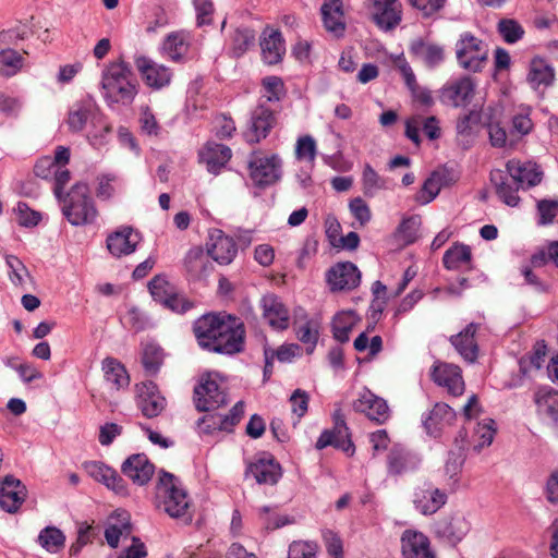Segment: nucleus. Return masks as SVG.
<instances>
[{
    "mask_svg": "<svg viewBox=\"0 0 558 558\" xmlns=\"http://www.w3.org/2000/svg\"><path fill=\"white\" fill-rule=\"evenodd\" d=\"M456 56L461 68L477 73L488 60V48L482 39L464 32L456 44Z\"/></svg>",
    "mask_w": 558,
    "mask_h": 558,
    "instance_id": "nucleus-5",
    "label": "nucleus"
},
{
    "mask_svg": "<svg viewBox=\"0 0 558 558\" xmlns=\"http://www.w3.org/2000/svg\"><path fill=\"white\" fill-rule=\"evenodd\" d=\"M282 466L269 452L250 462L245 469V477L252 475L259 485H276L282 477Z\"/></svg>",
    "mask_w": 558,
    "mask_h": 558,
    "instance_id": "nucleus-13",
    "label": "nucleus"
},
{
    "mask_svg": "<svg viewBox=\"0 0 558 558\" xmlns=\"http://www.w3.org/2000/svg\"><path fill=\"white\" fill-rule=\"evenodd\" d=\"M480 328V324L470 323L463 330L449 338L450 343L459 352V354L468 362L473 363L478 356V345L475 335Z\"/></svg>",
    "mask_w": 558,
    "mask_h": 558,
    "instance_id": "nucleus-34",
    "label": "nucleus"
},
{
    "mask_svg": "<svg viewBox=\"0 0 558 558\" xmlns=\"http://www.w3.org/2000/svg\"><path fill=\"white\" fill-rule=\"evenodd\" d=\"M62 215L74 227L95 223L98 217L96 203L86 182H76L62 197Z\"/></svg>",
    "mask_w": 558,
    "mask_h": 558,
    "instance_id": "nucleus-2",
    "label": "nucleus"
},
{
    "mask_svg": "<svg viewBox=\"0 0 558 558\" xmlns=\"http://www.w3.org/2000/svg\"><path fill=\"white\" fill-rule=\"evenodd\" d=\"M480 120V113L473 110L460 117L456 125L458 135L471 137L473 135V126L476 125Z\"/></svg>",
    "mask_w": 558,
    "mask_h": 558,
    "instance_id": "nucleus-62",
    "label": "nucleus"
},
{
    "mask_svg": "<svg viewBox=\"0 0 558 558\" xmlns=\"http://www.w3.org/2000/svg\"><path fill=\"white\" fill-rule=\"evenodd\" d=\"M245 413V403L238 401L227 414L219 413L220 432L233 433L234 427L241 422Z\"/></svg>",
    "mask_w": 558,
    "mask_h": 558,
    "instance_id": "nucleus-52",
    "label": "nucleus"
},
{
    "mask_svg": "<svg viewBox=\"0 0 558 558\" xmlns=\"http://www.w3.org/2000/svg\"><path fill=\"white\" fill-rule=\"evenodd\" d=\"M161 306L174 314L184 315L195 307V303L177 291L169 299H165Z\"/></svg>",
    "mask_w": 558,
    "mask_h": 558,
    "instance_id": "nucleus-58",
    "label": "nucleus"
},
{
    "mask_svg": "<svg viewBox=\"0 0 558 558\" xmlns=\"http://www.w3.org/2000/svg\"><path fill=\"white\" fill-rule=\"evenodd\" d=\"M496 432V422L493 418H486L483 423H478L475 429V436L478 437L480 441L473 446V450L480 452L484 447L490 446Z\"/></svg>",
    "mask_w": 558,
    "mask_h": 558,
    "instance_id": "nucleus-54",
    "label": "nucleus"
},
{
    "mask_svg": "<svg viewBox=\"0 0 558 558\" xmlns=\"http://www.w3.org/2000/svg\"><path fill=\"white\" fill-rule=\"evenodd\" d=\"M111 518H116L118 523L108 524L105 529V538L111 548H117L119 546L120 537L132 532V524L126 511H116L114 515Z\"/></svg>",
    "mask_w": 558,
    "mask_h": 558,
    "instance_id": "nucleus-44",
    "label": "nucleus"
},
{
    "mask_svg": "<svg viewBox=\"0 0 558 558\" xmlns=\"http://www.w3.org/2000/svg\"><path fill=\"white\" fill-rule=\"evenodd\" d=\"M409 51L414 58L423 60L428 68L439 65L445 59L442 47L435 44H426L422 38L412 40Z\"/></svg>",
    "mask_w": 558,
    "mask_h": 558,
    "instance_id": "nucleus-41",
    "label": "nucleus"
},
{
    "mask_svg": "<svg viewBox=\"0 0 558 558\" xmlns=\"http://www.w3.org/2000/svg\"><path fill=\"white\" fill-rule=\"evenodd\" d=\"M216 340V354L233 356L245 350L246 329L241 317L227 313Z\"/></svg>",
    "mask_w": 558,
    "mask_h": 558,
    "instance_id": "nucleus-6",
    "label": "nucleus"
},
{
    "mask_svg": "<svg viewBox=\"0 0 558 558\" xmlns=\"http://www.w3.org/2000/svg\"><path fill=\"white\" fill-rule=\"evenodd\" d=\"M547 345L544 340L537 341L531 354L519 361V374L505 384L506 388L512 389L522 386L523 378L527 375L530 366L539 369L545 361Z\"/></svg>",
    "mask_w": 558,
    "mask_h": 558,
    "instance_id": "nucleus-37",
    "label": "nucleus"
},
{
    "mask_svg": "<svg viewBox=\"0 0 558 558\" xmlns=\"http://www.w3.org/2000/svg\"><path fill=\"white\" fill-rule=\"evenodd\" d=\"M165 350L156 342L143 344L141 362L146 376L156 377L165 361Z\"/></svg>",
    "mask_w": 558,
    "mask_h": 558,
    "instance_id": "nucleus-43",
    "label": "nucleus"
},
{
    "mask_svg": "<svg viewBox=\"0 0 558 558\" xmlns=\"http://www.w3.org/2000/svg\"><path fill=\"white\" fill-rule=\"evenodd\" d=\"M121 472L133 484L144 486L151 480L155 473V464L145 453H133L121 464Z\"/></svg>",
    "mask_w": 558,
    "mask_h": 558,
    "instance_id": "nucleus-22",
    "label": "nucleus"
},
{
    "mask_svg": "<svg viewBox=\"0 0 558 558\" xmlns=\"http://www.w3.org/2000/svg\"><path fill=\"white\" fill-rule=\"evenodd\" d=\"M276 124L275 111L260 101L251 112L247 130L243 133L245 142L250 145L260 143L269 135Z\"/></svg>",
    "mask_w": 558,
    "mask_h": 558,
    "instance_id": "nucleus-10",
    "label": "nucleus"
},
{
    "mask_svg": "<svg viewBox=\"0 0 558 558\" xmlns=\"http://www.w3.org/2000/svg\"><path fill=\"white\" fill-rule=\"evenodd\" d=\"M136 391V404L145 417L154 418L161 414L167 405V401L155 381L145 380L137 384Z\"/></svg>",
    "mask_w": 558,
    "mask_h": 558,
    "instance_id": "nucleus-15",
    "label": "nucleus"
},
{
    "mask_svg": "<svg viewBox=\"0 0 558 558\" xmlns=\"http://www.w3.org/2000/svg\"><path fill=\"white\" fill-rule=\"evenodd\" d=\"M125 326L135 332H141L151 327L149 317L137 306H131L125 315Z\"/></svg>",
    "mask_w": 558,
    "mask_h": 558,
    "instance_id": "nucleus-57",
    "label": "nucleus"
},
{
    "mask_svg": "<svg viewBox=\"0 0 558 558\" xmlns=\"http://www.w3.org/2000/svg\"><path fill=\"white\" fill-rule=\"evenodd\" d=\"M323 539H324L327 553L332 558H343L342 541L336 532H333L331 530L323 531Z\"/></svg>",
    "mask_w": 558,
    "mask_h": 558,
    "instance_id": "nucleus-64",
    "label": "nucleus"
},
{
    "mask_svg": "<svg viewBox=\"0 0 558 558\" xmlns=\"http://www.w3.org/2000/svg\"><path fill=\"white\" fill-rule=\"evenodd\" d=\"M448 500L447 494L434 487L432 484H425L417 487L413 494V505L416 511L423 515H432L442 508Z\"/></svg>",
    "mask_w": 558,
    "mask_h": 558,
    "instance_id": "nucleus-23",
    "label": "nucleus"
},
{
    "mask_svg": "<svg viewBox=\"0 0 558 558\" xmlns=\"http://www.w3.org/2000/svg\"><path fill=\"white\" fill-rule=\"evenodd\" d=\"M238 253L236 242L220 229L209 231L207 255L220 265L230 264Z\"/></svg>",
    "mask_w": 558,
    "mask_h": 558,
    "instance_id": "nucleus-17",
    "label": "nucleus"
},
{
    "mask_svg": "<svg viewBox=\"0 0 558 558\" xmlns=\"http://www.w3.org/2000/svg\"><path fill=\"white\" fill-rule=\"evenodd\" d=\"M497 31L509 45L520 41L525 34L522 25L513 19H501L497 24Z\"/></svg>",
    "mask_w": 558,
    "mask_h": 558,
    "instance_id": "nucleus-49",
    "label": "nucleus"
},
{
    "mask_svg": "<svg viewBox=\"0 0 558 558\" xmlns=\"http://www.w3.org/2000/svg\"><path fill=\"white\" fill-rule=\"evenodd\" d=\"M475 81L469 75H463L440 88L439 100L442 105L454 108L466 107L475 95Z\"/></svg>",
    "mask_w": 558,
    "mask_h": 558,
    "instance_id": "nucleus-11",
    "label": "nucleus"
},
{
    "mask_svg": "<svg viewBox=\"0 0 558 558\" xmlns=\"http://www.w3.org/2000/svg\"><path fill=\"white\" fill-rule=\"evenodd\" d=\"M399 0H373V21L383 31H391L401 22Z\"/></svg>",
    "mask_w": 558,
    "mask_h": 558,
    "instance_id": "nucleus-33",
    "label": "nucleus"
},
{
    "mask_svg": "<svg viewBox=\"0 0 558 558\" xmlns=\"http://www.w3.org/2000/svg\"><path fill=\"white\" fill-rule=\"evenodd\" d=\"M320 13L325 28L337 37L343 36L345 23L342 0H325Z\"/></svg>",
    "mask_w": 558,
    "mask_h": 558,
    "instance_id": "nucleus-38",
    "label": "nucleus"
},
{
    "mask_svg": "<svg viewBox=\"0 0 558 558\" xmlns=\"http://www.w3.org/2000/svg\"><path fill=\"white\" fill-rule=\"evenodd\" d=\"M147 288L153 300L160 305L163 304L165 299H169L177 292V288L167 279L165 274L154 276L148 281Z\"/></svg>",
    "mask_w": 558,
    "mask_h": 558,
    "instance_id": "nucleus-46",
    "label": "nucleus"
},
{
    "mask_svg": "<svg viewBox=\"0 0 558 558\" xmlns=\"http://www.w3.org/2000/svg\"><path fill=\"white\" fill-rule=\"evenodd\" d=\"M526 81L533 89L539 86L548 87L555 81V69L548 60L536 56L530 61Z\"/></svg>",
    "mask_w": 558,
    "mask_h": 558,
    "instance_id": "nucleus-40",
    "label": "nucleus"
},
{
    "mask_svg": "<svg viewBox=\"0 0 558 558\" xmlns=\"http://www.w3.org/2000/svg\"><path fill=\"white\" fill-rule=\"evenodd\" d=\"M470 531V523L460 513L446 515L435 523V533L456 546Z\"/></svg>",
    "mask_w": 558,
    "mask_h": 558,
    "instance_id": "nucleus-26",
    "label": "nucleus"
},
{
    "mask_svg": "<svg viewBox=\"0 0 558 558\" xmlns=\"http://www.w3.org/2000/svg\"><path fill=\"white\" fill-rule=\"evenodd\" d=\"M232 157V150L229 146L208 141L198 151L199 162L206 165V169L211 174H219Z\"/></svg>",
    "mask_w": 558,
    "mask_h": 558,
    "instance_id": "nucleus-27",
    "label": "nucleus"
},
{
    "mask_svg": "<svg viewBox=\"0 0 558 558\" xmlns=\"http://www.w3.org/2000/svg\"><path fill=\"white\" fill-rule=\"evenodd\" d=\"M38 542L46 550L58 553L64 546L65 535L56 526H47L40 531Z\"/></svg>",
    "mask_w": 558,
    "mask_h": 558,
    "instance_id": "nucleus-48",
    "label": "nucleus"
},
{
    "mask_svg": "<svg viewBox=\"0 0 558 558\" xmlns=\"http://www.w3.org/2000/svg\"><path fill=\"white\" fill-rule=\"evenodd\" d=\"M178 478L170 472L161 470L157 483L158 492H163V511L174 519H183L185 522L192 521V514L189 511L187 493L178 486Z\"/></svg>",
    "mask_w": 558,
    "mask_h": 558,
    "instance_id": "nucleus-3",
    "label": "nucleus"
},
{
    "mask_svg": "<svg viewBox=\"0 0 558 558\" xmlns=\"http://www.w3.org/2000/svg\"><path fill=\"white\" fill-rule=\"evenodd\" d=\"M536 208L538 214V225H550L558 215V199H539L536 204Z\"/></svg>",
    "mask_w": 558,
    "mask_h": 558,
    "instance_id": "nucleus-59",
    "label": "nucleus"
},
{
    "mask_svg": "<svg viewBox=\"0 0 558 558\" xmlns=\"http://www.w3.org/2000/svg\"><path fill=\"white\" fill-rule=\"evenodd\" d=\"M193 400L198 412L215 411L228 403L227 392L211 378L210 374L202 376L194 387Z\"/></svg>",
    "mask_w": 558,
    "mask_h": 558,
    "instance_id": "nucleus-9",
    "label": "nucleus"
},
{
    "mask_svg": "<svg viewBox=\"0 0 558 558\" xmlns=\"http://www.w3.org/2000/svg\"><path fill=\"white\" fill-rule=\"evenodd\" d=\"M472 260L471 247L464 243L456 242L442 256L444 267L448 270H458L461 264H469Z\"/></svg>",
    "mask_w": 558,
    "mask_h": 558,
    "instance_id": "nucleus-45",
    "label": "nucleus"
},
{
    "mask_svg": "<svg viewBox=\"0 0 558 558\" xmlns=\"http://www.w3.org/2000/svg\"><path fill=\"white\" fill-rule=\"evenodd\" d=\"M353 314V311L340 312L332 319V337L340 343H345L350 339V332L354 327Z\"/></svg>",
    "mask_w": 558,
    "mask_h": 558,
    "instance_id": "nucleus-47",
    "label": "nucleus"
},
{
    "mask_svg": "<svg viewBox=\"0 0 558 558\" xmlns=\"http://www.w3.org/2000/svg\"><path fill=\"white\" fill-rule=\"evenodd\" d=\"M262 59L268 65L280 63L286 53V41L279 29L266 27L260 37Z\"/></svg>",
    "mask_w": 558,
    "mask_h": 558,
    "instance_id": "nucleus-25",
    "label": "nucleus"
},
{
    "mask_svg": "<svg viewBox=\"0 0 558 558\" xmlns=\"http://www.w3.org/2000/svg\"><path fill=\"white\" fill-rule=\"evenodd\" d=\"M138 81L132 66L122 57L109 62L101 74L102 96L109 107L130 106L138 94Z\"/></svg>",
    "mask_w": 558,
    "mask_h": 558,
    "instance_id": "nucleus-1",
    "label": "nucleus"
},
{
    "mask_svg": "<svg viewBox=\"0 0 558 558\" xmlns=\"http://www.w3.org/2000/svg\"><path fill=\"white\" fill-rule=\"evenodd\" d=\"M226 311L207 312L196 318L192 325L193 335L201 349L216 353L215 343L225 322Z\"/></svg>",
    "mask_w": 558,
    "mask_h": 558,
    "instance_id": "nucleus-8",
    "label": "nucleus"
},
{
    "mask_svg": "<svg viewBox=\"0 0 558 558\" xmlns=\"http://www.w3.org/2000/svg\"><path fill=\"white\" fill-rule=\"evenodd\" d=\"M281 158L277 154L262 157L259 150H253L248 155V175L254 186L259 190L272 186L281 179Z\"/></svg>",
    "mask_w": 558,
    "mask_h": 558,
    "instance_id": "nucleus-4",
    "label": "nucleus"
},
{
    "mask_svg": "<svg viewBox=\"0 0 558 558\" xmlns=\"http://www.w3.org/2000/svg\"><path fill=\"white\" fill-rule=\"evenodd\" d=\"M318 549L314 541H293L289 545L288 558H316Z\"/></svg>",
    "mask_w": 558,
    "mask_h": 558,
    "instance_id": "nucleus-56",
    "label": "nucleus"
},
{
    "mask_svg": "<svg viewBox=\"0 0 558 558\" xmlns=\"http://www.w3.org/2000/svg\"><path fill=\"white\" fill-rule=\"evenodd\" d=\"M140 124L142 132L149 136H158L161 131V128L149 107L141 109Z\"/></svg>",
    "mask_w": 558,
    "mask_h": 558,
    "instance_id": "nucleus-61",
    "label": "nucleus"
},
{
    "mask_svg": "<svg viewBox=\"0 0 558 558\" xmlns=\"http://www.w3.org/2000/svg\"><path fill=\"white\" fill-rule=\"evenodd\" d=\"M457 418L454 410L445 402H436L433 409L423 417L422 423L426 433L434 437H440L445 428L451 426Z\"/></svg>",
    "mask_w": 558,
    "mask_h": 558,
    "instance_id": "nucleus-24",
    "label": "nucleus"
},
{
    "mask_svg": "<svg viewBox=\"0 0 558 558\" xmlns=\"http://www.w3.org/2000/svg\"><path fill=\"white\" fill-rule=\"evenodd\" d=\"M26 486L15 476L5 475L0 483V507L8 513H15L25 501Z\"/></svg>",
    "mask_w": 558,
    "mask_h": 558,
    "instance_id": "nucleus-20",
    "label": "nucleus"
},
{
    "mask_svg": "<svg viewBox=\"0 0 558 558\" xmlns=\"http://www.w3.org/2000/svg\"><path fill=\"white\" fill-rule=\"evenodd\" d=\"M548 260H553L558 268V241L550 243L547 252L541 250L531 256V264L534 267H542Z\"/></svg>",
    "mask_w": 558,
    "mask_h": 558,
    "instance_id": "nucleus-63",
    "label": "nucleus"
},
{
    "mask_svg": "<svg viewBox=\"0 0 558 558\" xmlns=\"http://www.w3.org/2000/svg\"><path fill=\"white\" fill-rule=\"evenodd\" d=\"M17 218V223L24 228H34L41 221V214L32 209L27 203L19 202L14 208Z\"/></svg>",
    "mask_w": 558,
    "mask_h": 558,
    "instance_id": "nucleus-55",
    "label": "nucleus"
},
{
    "mask_svg": "<svg viewBox=\"0 0 558 558\" xmlns=\"http://www.w3.org/2000/svg\"><path fill=\"white\" fill-rule=\"evenodd\" d=\"M134 63L144 82L149 87L154 89H161L170 84L172 72L169 68L162 64H157L145 56L135 57Z\"/></svg>",
    "mask_w": 558,
    "mask_h": 558,
    "instance_id": "nucleus-18",
    "label": "nucleus"
},
{
    "mask_svg": "<svg viewBox=\"0 0 558 558\" xmlns=\"http://www.w3.org/2000/svg\"><path fill=\"white\" fill-rule=\"evenodd\" d=\"M403 558H436L429 538L422 532L405 530L401 535Z\"/></svg>",
    "mask_w": 558,
    "mask_h": 558,
    "instance_id": "nucleus-31",
    "label": "nucleus"
},
{
    "mask_svg": "<svg viewBox=\"0 0 558 558\" xmlns=\"http://www.w3.org/2000/svg\"><path fill=\"white\" fill-rule=\"evenodd\" d=\"M84 470L95 481L104 484L107 488L120 496H128L129 488L126 482L113 468L101 461H87L83 464Z\"/></svg>",
    "mask_w": 558,
    "mask_h": 558,
    "instance_id": "nucleus-16",
    "label": "nucleus"
},
{
    "mask_svg": "<svg viewBox=\"0 0 558 558\" xmlns=\"http://www.w3.org/2000/svg\"><path fill=\"white\" fill-rule=\"evenodd\" d=\"M353 409L355 412L364 413L371 421L377 424H384L389 418V408L386 400L366 388L354 400Z\"/></svg>",
    "mask_w": 558,
    "mask_h": 558,
    "instance_id": "nucleus-21",
    "label": "nucleus"
},
{
    "mask_svg": "<svg viewBox=\"0 0 558 558\" xmlns=\"http://www.w3.org/2000/svg\"><path fill=\"white\" fill-rule=\"evenodd\" d=\"M262 87L265 92L263 97L269 102L280 101L287 93L282 78L276 75L265 76L262 80Z\"/></svg>",
    "mask_w": 558,
    "mask_h": 558,
    "instance_id": "nucleus-51",
    "label": "nucleus"
},
{
    "mask_svg": "<svg viewBox=\"0 0 558 558\" xmlns=\"http://www.w3.org/2000/svg\"><path fill=\"white\" fill-rule=\"evenodd\" d=\"M141 234L134 232L130 226L122 227L107 236L106 243L110 254L114 257L130 255L135 252Z\"/></svg>",
    "mask_w": 558,
    "mask_h": 558,
    "instance_id": "nucleus-32",
    "label": "nucleus"
},
{
    "mask_svg": "<svg viewBox=\"0 0 558 558\" xmlns=\"http://www.w3.org/2000/svg\"><path fill=\"white\" fill-rule=\"evenodd\" d=\"M438 171H433L424 181L421 190L415 195V202L420 205H426L433 202L440 192V184L437 182Z\"/></svg>",
    "mask_w": 558,
    "mask_h": 558,
    "instance_id": "nucleus-53",
    "label": "nucleus"
},
{
    "mask_svg": "<svg viewBox=\"0 0 558 558\" xmlns=\"http://www.w3.org/2000/svg\"><path fill=\"white\" fill-rule=\"evenodd\" d=\"M105 380L112 385L116 390L128 388L130 375L126 367L116 357L107 356L101 362Z\"/></svg>",
    "mask_w": 558,
    "mask_h": 558,
    "instance_id": "nucleus-42",
    "label": "nucleus"
},
{
    "mask_svg": "<svg viewBox=\"0 0 558 558\" xmlns=\"http://www.w3.org/2000/svg\"><path fill=\"white\" fill-rule=\"evenodd\" d=\"M332 428L324 429L316 440L315 448L323 450L329 446L343 451L348 457L355 452V446L352 440L350 427L347 425L345 416L341 409H336L332 413Z\"/></svg>",
    "mask_w": 558,
    "mask_h": 558,
    "instance_id": "nucleus-7",
    "label": "nucleus"
},
{
    "mask_svg": "<svg viewBox=\"0 0 558 558\" xmlns=\"http://www.w3.org/2000/svg\"><path fill=\"white\" fill-rule=\"evenodd\" d=\"M534 402L538 414L558 429V390L549 386L541 387L534 393Z\"/></svg>",
    "mask_w": 558,
    "mask_h": 558,
    "instance_id": "nucleus-36",
    "label": "nucleus"
},
{
    "mask_svg": "<svg viewBox=\"0 0 558 558\" xmlns=\"http://www.w3.org/2000/svg\"><path fill=\"white\" fill-rule=\"evenodd\" d=\"M233 51L236 57H241L247 50L255 46L256 33L250 27H238L232 37Z\"/></svg>",
    "mask_w": 558,
    "mask_h": 558,
    "instance_id": "nucleus-50",
    "label": "nucleus"
},
{
    "mask_svg": "<svg viewBox=\"0 0 558 558\" xmlns=\"http://www.w3.org/2000/svg\"><path fill=\"white\" fill-rule=\"evenodd\" d=\"M362 274L352 262H339L326 271V282L331 292L352 291L361 283Z\"/></svg>",
    "mask_w": 558,
    "mask_h": 558,
    "instance_id": "nucleus-12",
    "label": "nucleus"
},
{
    "mask_svg": "<svg viewBox=\"0 0 558 558\" xmlns=\"http://www.w3.org/2000/svg\"><path fill=\"white\" fill-rule=\"evenodd\" d=\"M489 180L495 187V193L498 198L510 207L519 206L521 198L518 195L519 190L522 187L517 185V181H512L511 173L507 169H494L489 173Z\"/></svg>",
    "mask_w": 558,
    "mask_h": 558,
    "instance_id": "nucleus-28",
    "label": "nucleus"
},
{
    "mask_svg": "<svg viewBox=\"0 0 558 558\" xmlns=\"http://www.w3.org/2000/svg\"><path fill=\"white\" fill-rule=\"evenodd\" d=\"M506 169L511 173L512 181H517V185L522 190H529L538 185L543 180V171L536 162H521L517 159H510L506 163Z\"/></svg>",
    "mask_w": 558,
    "mask_h": 558,
    "instance_id": "nucleus-30",
    "label": "nucleus"
},
{
    "mask_svg": "<svg viewBox=\"0 0 558 558\" xmlns=\"http://www.w3.org/2000/svg\"><path fill=\"white\" fill-rule=\"evenodd\" d=\"M31 34V29L27 24L19 23L16 26L3 29L0 32V44L2 45H11L15 44L17 40H23L27 38Z\"/></svg>",
    "mask_w": 558,
    "mask_h": 558,
    "instance_id": "nucleus-60",
    "label": "nucleus"
},
{
    "mask_svg": "<svg viewBox=\"0 0 558 558\" xmlns=\"http://www.w3.org/2000/svg\"><path fill=\"white\" fill-rule=\"evenodd\" d=\"M203 248L194 246L190 248L184 257V268L192 280H201L207 277L214 269L213 263L208 259Z\"/></svg>",
    "mask_w": 558,
    "mask_h": 558,
    "instance_id": "nucleus-39",
    "label": "nucleus"
},
{
    "mask_svg": "<svg viewBox=\"0 0 558 558\" xmlns=\"http://www.w3.org/2000/svg\"><path fill=\"white\" fill-rule=\"evenodd\" d=\"M97 105L92 99H86L74 104L68 114L66 124L72 133L81 132L88 120L93 128L100 124L104 116L97 112Z\"/></svg>",
    "mask_w": 558,
    "mask_h": 558,
    "instance_id": "nucleus-19",
    "label": "nucleus"
},
{
    "mask_svg": "<svg viewBox=\"0 0 558 558\" xmlns=\"http://www.w3.org/2000/svg\"><path fill=\"white\" fill-rule=\"evenodd\" d=\"M420 458L407 447L393 445L387 454V472L389 475L398 476L414 471L420 465Z\"/></svg>",
    "mask_w": 558,
    "mask_h": 558,
    "instance_id": "nucleus-29",
    "label": "nucleus"
},
{
    "mask_svg": "<svg viewBox=\"0 0 558 558\" xmlns=\"http://www.w3.org/2000/svg\"><path fill=\"white\" fill-rule=\"evenodd\" d=\"M260 304L264 317L274 329H288L290 320L289 311L278 295L274 293L264 295Z\"/></svg>",
    "mask_w": 558,
    "mask_h": 558,
    "instance_id": "nucleus-35",
    "label": "nucleus"
},
{
    "mask_svg": "<svg viewBox=\"0 0 558 558\" xmlns=\"http://www.w3.org/2000/svg\"><path fill=\"white\" fill-rule=\"evenodd\" d=\"M430 379L437 386L446 388L448 393L453 397H459L464 392L462 371L458 365L436 361L430 368Z\"/></svg>",
    "mask_w": 558,
    "mask_h": 558,
    "instance_id": "nucleus-14",
    "label": "nucleus"
}]
</instances>
